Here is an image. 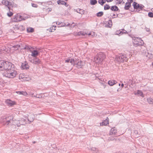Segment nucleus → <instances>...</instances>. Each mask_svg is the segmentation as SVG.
I'll list each match as a JSON object with an SVG mask.
<instances>
[{
	"mask_svg": "<svg viewBox=\"0 0 153 153\" xmlns=\"http://www.w3.org/2000/svg\"><path fill=\"white\" fill-rule=\"evenodd\" d=\"M120 84H119V86H120Z\"/></svg>",
	"mask_w": 153,
	"mask_h": 153,
	"instance_id": "nucleus-61",
	"label": "nucleus"
},
{
	"mask_svg": "<svg viewBox=\"0 0 153 153\" xmlns=\"http://www.w3.org/2000/svg\"><path fill=\"white\" fill-rule=\"evenodd\" d=\"M32 6L34 7H37V5L36 4H32Z\"/></svg>",
	"mask_w": 153,
	"mask_h": 153,
	"instance_id": "nucleus-41",
	"label": "nucleus"
},
{
	"mask_svg": "<svg viewBox=\"0 0 153 153\" xmlns=\"http://www.w3.org/2000/svg\"><path fill=\"white\" fill-rule=\"evenodd\" d=\"M150 100V99H148V101H149V100Z\"/></svg>",
	"mask_w": 153,
	"mask_h": 153,
	"instance_id": "nucleus-59",
	"label": "nucleus"
},
{
	"mask_svg": "<svg viewBox=\"0 0 153 153\" xmlns=\"http://www.w3.org/2000/svg\"><path fill=\"white\" fill-rule=\"evenodd\" d=\"M70 63L74 66L76 65V67L79 68H82L84 65V63L82 61L79 60H75L74 59H71Z\"/></svg>",
	"mask_w": 153,
	"mask_h": 153,
	"instance_id": "nucleus-4",
	"label": "nucleus"
},
{
	"mask_svg": "<svg viewBox=\"0 0 153 153\" xmlns=\"http://www.w3.org/2000/svg\"><path fill=\"white\" fill-rule=\"evenodd\" d=\"M115 60L118 62H122L124 60L127 61V59L124 55L120 54L116 56Z\"/></svg>",
	"mask_w": 153,
	"mask_h": 153,
	"instance_id": "nucleus-6",
	"label": "nucleus"
},
{
	"mask_svg": "<svg viewBox=\"0 0 153 153\" xmlns=\"http://www.w3.org/2000/svg\"><path fill=\"white\" fill-rule=\"evenodd\" d=\"M74 10L76 11L77 13H79V12L80 11V9H77Z\"/></svg>",
	"mask_w": 153,
	"mask_h": 153,
	"instance_id": "nucleus-43",
	"label": "nucleus"
},
{
	"mask_svg": "<svg viewBox=\"0 0 153 153\" xmlns=\"http://www.w3.org/2000/svg\"><path fill=\"white\" fill-rule=\"evenodd\" d=\"M30 116L32 117V119H30V118L29 117L28 118V120L29 121H30V122H31L32 121H33V115H32V114H31Z\"/></svg>",
	"mask_w": 153,
	"mask_h": 153,
	"instance_id": "nucleus-32",
	"label": "nucleus"
},
{
	"mask_svg": "<svg viewBox=\"0 0 153 153\" xmlns=\"http://www.w3.org/2000/svg\"><path fill=\"white\" fill-rule=\"evenodd\" d=\"M21 66L23 69H28L29 67V65L26 62L22 63Z\"/></svg>",
	"mask_w": 153,
	"mask_h": 153,
	"instance_id": "nucleus-13",
	"label": "nucleus"
},
{
	"mask_svg": "<svg viewBox=\"0 0 153 153\" xmlns=\"http://www.w3.org/2000/svg\"><path fill=\"white\" fill-rule=\"evenodd\" d=\"M105 58V56L104 54L102 52H100L94 58V60L96 63L100 64Z\"/></svg>",
	"mask_w": 153,
	"mask_h": 153,
	"instance_id": "nucleus-3",
	"label": "nucleus"
},
{
	"mask_svg": "<svg viewBox=\"0 0 153 153\" xmlns=\"http://www.w3.org/2000/svg\"><path fill=\"white\" fill-rule=\"evenodd\" d=\"M121 86L123 87L124 86V84H122L121 85Z\"/></svg>",
	"mask_w": 153,
	"mask_h": 153,
	"instance_id": "nucleus-55",
	"label": "nucleus"
},
{
	"mask_svg": "<svg viewBox=\"0 0 153 153\" xmlns=\"http://www.w3.org/2000/svg\"><path fill=\"white\" fill-rule=\"evenodd\" d=\"M12 6V3L11 2L8 1V6H7V7L9 10H10V8Z\"/></svg>",
	"mask_w": 153,
	"mask_h": 153,
	"instance_id": "nucleus-34",
	"label": "nucleus"
},
{
	"mask_svg": "<svg viewBox=\"0 0 153 153\" xmlns=\"http://www.w3.org/2000/svg\"><path fill=\"white\" fill-rule=\"evenodd\" d=\"M31 62L35 64H38L40 63V60L36 57H34L31 60Z\"/></svg>",
	"mask_w": 153,
	"mask_h": 153,
	"instance_id": "nucleus-10",
	"label": "nucleus"
},
{
	"mask_svg": "<svg viewBox=\"0 0 153 153\" xmlns=\"http://www.w3.org/2000/svg\"><path fill=\"white\" fill-rule=\"evenodd\" d=\"M57 3L59 4H61L65 5L66 4V3L64 1L58 0L57 1Z\"/></svg>",
	"mask_w": 153,
	"mask_h": 153,
	"instance_id": "nucleus-21",
	"label": "nucleus"
},
{
	"mask_svg": "<svg viewBox=\"0 0 153 153\" xmlns=\"http://www.w3.org/2000/svg\"><path fill=\"white\" fill-rule=\"evenodd\" d=\"M2 3L3 4L7 7L8 6V1L7 0H3L2 1Z\"/></svg>",
	"mask_w": 153,
	"mask_h": 153,
	"instance_id": "nucleus-22",
	"label": "nucleus"
},
{
	"mask_svg": "<svg viewBox=\"0 0 153 153\" xmlns=\"http://www.w3.org/2000/svg\"><path fill=\"white\" fill-rule=\"evenodd\" d=\"M88 35L89 36H90V35H91V32H90V33H88Z\"/></svg>",
	"mask_w": 153,
	"mask_h": 153,
	"instance_id": "nucleus-54",
	"label": "nucleus"
},
{
	"mask_svg": "<svg viewBox=\"0 0 153 153\" xmlns=\"http://www.w3.org/2000/svg\"><path fill=\"white\" fill-rule=\"evenodd\" d=\"M13 116L3 117L0 119V122L3 123L4 125H16L18 127L22 125H25L26 123L25 120L24 119L22 118L19 120H13Z\"/></svg>",
	"mask_w": 153,
	"mask_h": 153,
	"instance_id": "nucleus-2",
	"label": "nucleus"
},
{
	"mask_svg": "<svg viewBox=\"0 0 153 153\" xmlns=\"http://www.w3.org/2000/svg\"><path fill=\"white\" fill-rule=\"evenodd\" d=\"M20 123V121H19V122H18V123Z\"/></svg>",
	"mask_w": 153,
	"mask_h": 153,
	"instance_id": "nucleus-58",
	"label": "nucleus"
},
{
	"mask_svg": "<svg viewBox=\"0 0 153 153\" xmlns=\"http://www.w3.org/2000/svg\"><path fill=\"white\" fill-rule=\"evenodd\" d=\"M61 27H65V26H70V24H68L67 25H66V24L63 23L62 22H61Z\"/></svg>",
	"mask_w": 153,
	"mask_h": 153,
	"instance_id": "nucleus-25",
	"label": "nucleus"
},
{
	"mask_svg": "<svg viewBox=\"0 0 153 153\" xmlns=\"http://www.w3.org/2000/svg\"><path fill=\"white\" fill-rule=\"evenodd\" d=\"M6 103L10 106H12L15 104V102L14 101H12L10 100L7 99L5 101Z\"/></svg>",
	"mask_w": 153,
	"mask_h": 153,
	"instance_id": "nucleus-11",
	"label": "nucleus"
},
{
	"mask_svg": "<svg viewBox=\"0 0 153 153\" xmlns=\"http://www.w3.org/2000/svg\"><path fill=\"white\" fill-rule=\"evenodd\" d=\"M76 25V24L73 23L72 24H71V25H70V27H74Z\"/></svg>",
	"mask_w": 153,
	"mask_h": 153,
	"instance_id": "nucleus-40",
	"label": "nucleus"
},
{
	"mask_svg": "<svg viewBox=\"0 0 153 153\" xmlns=\"http://www.w3.org/2000/svg\"><path fill=\"white\" fill-rule=\"evenodd\" d=\"M135 94H138L142 97H143V95L142 92L140 90H137V92Z\"/></svg>",
	"mask_w": 153,
	"mask_h": 153,
	"instance_id": "nucleus-20",
	"label": "nucleus"
},
{
	"mask_svg": "<svg viewBox=\"0 0 153 153\" xmlns=\"http://www.w3.org/2000/svg\"><path fill=\"white\" fill-rule=\"evenodd\" d=\"M29 93L30 94V95L32 97L33 96V93L31 91L30 92H29Z\"/></svg>",
	"mask_w": 153,
	"mask_h": 153,
	"instance_id": "nucleus-44",
	"label": "nucleus"
},
{
	"mask_svg": "<svg viewBox=\"0 0 153 153\" xmlns=\"http://www.w3.org/2000/svg\"><path fill=\"white\" fill-rule=\"evenodd\" d=\"M91 34L92 36H93L94 35V32H91Z\"/></svg>",
	"mask_w": 153,
	"mask_h": 153,
	"instance_id": "nucleus-45",
	"label": "nucleus"
},
{
	"mask_svg": "<svg viewBox=\"0 0 153 153\" xmlns=\"http://www.w3.org/2000/svg\"><path fill=\"white\" fill-rule=\"evenodd\" d=\"M56 26H53L51 27L50 28V30L51 32H53L56 30Z\"/></svg>",
	"mask_w": 153,
	"mask_h": 153,
	"instance_id": "nucleus-28",
	"label": "nucleus"
},
{
	"mask_svg": "<svg viewBox=\"0 0 153 153\" xmlns=\"http://www.w3.org/2000/svg\"><path fill=\"white\" fill-rule=\"evenodd\" d=\"M109 123V119L107 117L105 120H104L102 123H100V126H106Z\"/></svg>",
	"mask_w": 153,
	"mask_h": 153,
	"instance_id": "nucleus-12",
	"label": "nucleus"
},
{
	"mask_svg": "<svg viewBox=\"0 0 153 153\" xmlns=\"http://www.w3.org/2000/svg\"><path fill=\"white\" fill-rule=\"evenodd\" d=\"M114 137H109V140H114Z\"/></svg>",
	"mask_w": 153,
	"mask_h": 153,
	"instance_id": "nucleus-49",
	"label": "nucleus"
},
{
	"mask_svg": "<svg viewBox=\"0 0 153 153\" xmlns=\"http://www.w3.org/2000/svg\"><path fill=\"white\" fill-rule=\"evenodd\" d=\"M16 92L19 94H22L24 96H26L27 95V93L26 91H16Z\"/></svg>",
	"mask_w": 153,
	"mask_h": 153,
	"instance_id": "nucleus-17",
	"label": "nucleus"
},
{
	"mask_svg": "<svg viewBox=\"0 0 153 153\" xmlns=\"http://www.w3.org/2000/svg\"><path fill=\"white\" fill-rule=\"evenodd\" d=\"M117 91H118V89L117 90Z\"/></svg>",
	"mask_w": 153,
	"mask_h": 153,
	"instance_id": "nucleus-63",
	"label": "nucleus"
},
{
	"mask_svg": "<svg viewBox=\"0 0 153 153\" xmlns=\"http://www.w3.org/2000/svg\"><path fill=\"white\" fill-rule=\"evenodd\" d=\"M144 7V6L142 5H139V9L142 10Z\"/></svg>",
	"mask_w": 153,
	"mask_h": 153,
	"instance_id": "nucleus-39",
	"label": "nucleus"
},
{
	"mask_svg": "<svg viewBox=\"0 0 153 153\" xmlns=\"http://www.w3.org/2000/svg\"><path fill=\"white\" fill-rule=\"evenodd\" d=\"M117 82L114 80H109L108 82V84L110 86H113L117 83Z\"/></svg>",
	"mask_w": 153,
	"mask_h": 153,
	"instance_id": "nucleus-15",
	"label": "nucleus"
},
{
	"mask_svg": "<svg viewBox=\"0 0 153 153\" xmlns=\"http://www.w3.org/2000/svg\"><path fill=\"white\" fill-rule=\"evenodd\" d=\"M139 4L136 2H134L133 4V6L134 9H139Z\"/></svg>",
	"mask_w": 153,
	"mask_h": 153,
	"instance_id": "nucleus-19",
	"label": "nucleus"
},
{
	"mask_svg": "<svg viewBox=\"0 0 153 153\" xmlns=\"http://www.w3.org/2000/svg\"><path fill=\"white\" fill-rule=\"evenodd\" d=\"M108 2H110L112 1L113 0H106Z\"/></svg>",
	"mask_w": 153,
	"mask_h": 153,
	"instance_id": "nucleus-51",
	"label": "nucleus"
},
{
	"mask_svg": "<svg viewBox=\"0 0 153 153\" xmlns=\"http://www.w3.org/2000/svg\"><path fill=\"white\" fill-rule=\"evenodd\" d=\"M20 47V45H15L14 46H13L12 48H15L16 49H15V50H17Z\"/></svg>",
	"mask_w": 153,
	"mask_h": 153,
	"instance_id": "nucleus-33",
	"label": "nucleus"
},
{
	"mask_svg": "<svg viewBox=\"0 0 153 153\" xmlns=\"http://www.w3.org/2000/svg\"><path fill=\"white\" fill-rule=\"evenodd\" d=\"M34 96V97H37V98H40V96H39V97H37V96Z\"/></svg>",
	"mask_w": 153,
	"mask_h": 153,
	"instance_id": "nucleus-53",
	"label": "nucleus"
},
{
	"mask_svg": "<svg viewBox=\"0 0 153 153\" xmlns=\"http://www.w3.org/2000/svg\"><path fill=\"white\" fill-rule=\"evenodd\" d=\"M84 10L82 9H80V11L79 12V13L82 15L84 14Z\"/></svg>",
	"mask_w": 153,
	"mask_h": 153,
	"instance_id": "nucleus-37",
	"label": "nucleus"
},
{
	"mask_svg": "<svg viewBox=\"0 0 153 153\" xmlns=\"http://www.w3.org/2000/svg\"><path fill=\"white\" fill-rule=\"evenodd\" d=\"M132 2V0H128L127 2L126 3L124 7L125 9L126 10H128L130 7L131 4Z\"/></svg>",
	"mask_w": 153,
	"mask_h": 153,
	"instance_id": "nucleus-8",
	"label": "nucleus"
},
{
	"mask_svg": "<svg viewBox=\"0 0 153 153\" xmlns=\"http://www.w3.org/2000/svg\"><path fill=\"white\" fill-rule=\"evenodd\" d=\"M27 19L25 17H24L22 16L17 14L12 19V21L13 22H16L20 21L22 20H25Z\"/></svg>",
	"mask_w": 153,
	"mask_h": 153,
	"instance_id": "nucleus-5",
	"label": "nucleus"
},
{
	"mask_svg": "<svg viewBox=\"0 0 153 153\" xmlns=\"http://www.w3.org/2000/svg\"><path fill=\"white\" fill-rule=\"evenodd\" d=\"M148 16L151 17H153V13L152 12H150L148 13Z\"/></svg>",
	"mask_w": 153,
	"mask_h": 153,
	"instance_id": "nucleus-36",
	"label": "nucleus"
},
{
	"mask_svg": "<svg viewBox=\"0 0 153 153\" xmlns=\"http://www.w3.org/2000/svg\"><path fill=\"white\" fill-rule=\"evenodd\" d=\"M107 22V23H106V27H111L112 25V23L111 20H109Z\"/></svg>",
	"mask_w": 153,
	"mask_h": 153,
	"instance_id": "nucleus-16",
	"label": "nucleus"
},
{
	"mask_svg": "<svg viewBox=\"0 0 153 153\" xmlns=\"http://www.w3.org/2000/svg\"><path fill=\"white\" fill-rule=\"evenodd\" d=\"M152 101H150V102H149V103H152Z\"/></svg>",
	"mask_w": 153,
	"mask_h": 153,
	"instance_id": "nucleus-57",
	"label": "nucleus"
},
{
	"mask_svg": "<svg viewBox=\"0 0 153 153\" xmlns=\"http://www.w3.org/2000/svg\"><path fill=\"white\" fill-rule=\"evenodd\" d=\"M103 15V13L102 12H100L97 14V15L98 17H100Z\"/></svg>",
	"mask_w": 153,
	"mask_h": 153,
	"instance_id": "nucleus-29",
	"label": "nucleus"
},
{
	"mask_svg": "<svg viewBox=\"0 0 153 153\" xmlns=\"http://www.w3.org/2000/svg\"><path fill=\"white\" fill-rule=\"evenodd\" d=\"M38 54V53L37 51L35 50L32 52L31 55L34 57H36Z\"/></svg>",
	"mask_w": 153,
	"mask_h": 153,
	"instance_id": "nucleus-18",
	"label": "nucleus"
},
{
	"mask_svg": "<svg viewBox=\"0 0 153 153\" xmlns=\"http://www.w3.org/2000/svg\"><path fill=\"white\" fill-rule=\"evenodd\" d=\"M99 3L101 5H103L105 2V0H99Z\"/></svg>",
	"mask_w": 153,
	"mask_h": 153,
	"instance_id": "nucleus-27",
	"label": "nucleus"
},
{
	"mask_svg": "<svg viewBox=\"0 0 153 153\" xmlns=\"http://www.w3.org/2000/svg\"><path fill=\"white\" fill-rule=\"evenodd\" d=\"M14 68V65L11 63L3 60L0 61V70L4 71L3 74L4 76L10 78L15 77L17 72Z\"/></svg>",
	"mask_w": 153,
	"mask_h": 153,
	"instance_id": "nucleus-1",
	"label": "nucleus"
},
{
	"mask_svg": "<svg viewBox=\"0 0 153 153\" xmlns=\"http://www.w3.org/2000/svg\"><path fill=\"white\" fill-rule=\"evenodd\" d=\"M126 32V31L123 30V32H122V33H125Z\"/></svg>",
	"mask_w": 153,
	"mask_h": 153,
	"instance_id": "nucleus-52",
	"label": "nucleus"
},
{
	"mask_svg": "<svg viewBox=\"0 0 153 153\" xmlns=\"http://www.w3.org/2000/svg\"><path fill=\"white\" fill-rule=\"evenodd\" d=\"M117 130L115 127H114L111 129L110 131L109 134L110 135H113L114 136H115L117 135Z\"/></svg>",
	"mask_w": 153,
	"mask_h": 153,
	"instance_id": "nucleus-9",
	"label": "nucleus"
},
{
	"mask_svg": "<svg viewBox=\"0 0 153 153\" xmlns=\"http://www.w3.org/2000/svg\"><path fill=\"white\" fill-rule=\"evenodd\" d=\"M97 3V1L96 0H91L90 3L92 5L95 4Z\"/></svg>",
	"mask_w": 153,
	"mask_h": 153,
	"instance_id": "nucleus-26",
	"label": "nucleus"
},
{
	"mask_svg": "<svg viewBox=\"0 0 153 153\" xmlns=\"http://www.w3.org/2000/svg\"><path fill=\"white\" fill-rule=\"evenodd\" d=\"M113 16H114V18H115V16H116L115 14H113Z\"/></svg>",
	"mask_w": 153,
	"mask_h": 153,
	"instance_id": "nucleus-56",
	"label": "nucleus"
},
{
	"mask_svg": "<svg viewBox=\"0 0 153 153\" xmlns=\"http://www.w3.org/2000/svg\"><path fill=\"white\" fill-rule=\"evenodd\" d=\"M1 81H0V84H1Z\"/></svg>",
	"mask_w": 153,
	"mask_h": 153,
	"instance_id": "nucleus-62",
	"label": "nucleus"
},
{
	"mask_svg": "<svg viewBox=\"0 0 153 153\" xmlns=\"http://www.w3.org/2000/svg\"><path fill=\"white\" fill-rule=\"evenodd\" d=\"M78 35H84V33H83L82 32H79L78 33V34H77Z\"/></svg>",
	"mask_w": 153,
	"mask_h": 153,
	"instance_id": "nucleus-38",
	"label": "nucleus"
},
{
	"mask_svg": "<svg viewBox=\"0 0 153 153\" xmlns=\"http://www.w3.org/2000/svg\"><path fill=\"white\" fill-rule=\"evenodd\" d=\"M61 24V22H56V24L57 25H60Z\"/></svg>",
	"mask_w": 153,
	"mask_h": 153,
	"instance_id": "nucleus-46",
	"label": "nucleus"
},
{
	"mask_svg": "<svg viewBox=\"0 0 153 153\" xmlns=\"http://www.w3.org/2000/svg\"><path fill=\"white\" fill-rule=\"evenodd\" d=\"M146 30L147 32H149V28H146Z\"/></svg>",
	"mask_w": 153,
	"mask_h": 153,
	"instance_id": "nucleus-50",
	"label": "nucleus"
},
{
	"mask_svg": "<svg viewBox=\"0 0 153 153\" xmlns=\"http://www.w3.org/2000/svg\"><path fill=\"white\" fill-rule=\"evenodd\" d=\"M6 48L4 47L3 48H2L1 49V51H5L6 50Z\"/></svg>",
	"mask_w": 153,
	"mask_h": 153,
	"instance_id": "nucleus-48",
	"label": "nucleus"
},
{
	"mask_svg": "<svg viewBox=\"0 0 153 153\" xmlns=\"http://www.w3.org/2000/svg\"><path fill=\"white\" fill-rule=\"evenodd\" d=\"M133 43L135 45H142L143 44V41L140 38H134L133 39Z\"/></svg>",
	"mask_w": 153,
	"mask_h": 153,
	"instance_id": "nucleus-7",
	"label": "nucleus"
},
{
	"mask_svg": "<svg viewBox=\"0 0 153 153\" xmlns=\"http://www.w3.org/2000/svg\"><path fill=\"white\" fill-rule=\"evenodd\" d=\"M34 29L31 27H28L27 29V31L28 33H32L34 31Z\"/></svg>",
	"mask_w": 153,
	"mask_h": 153,
	"instance_id": "nucleus-23",
	"label": "nucleus"
},
{
	"mask_svg": "<svg viewBox=\"0 0 153 153\" xmlns=\"http://www.w3.org/2000/svg\"><path fill=\"white\" fill-rule=\"evenodd\" d=\"M13 15L12 12L10 11L7 13V15L9 17H11Z\"/></svg>",
	"mask_w": 153,
	"mask_h": 153,
	"instance_id": "nucleus-35",
	"label": "nucleus"
},
{
	"mask_svg": "<svg viewBox=\"0 0 153 153\" xmlns=\"http://www.w3.org/2000/svg\"><path fill=\"white\" fill-rule=\"evenodd\" d=\"M110 7L108 5L106 4L105 5L104 8L105 10H106L109 9Z\"/></svg>",
	"mask_w": 153,
	"mask_h": 153,
	"instance_id": "nucleus-31",
	"label": "nucleus"
},
{
	"mask_svg": "<svg viewBox=\"0 0 153 153\" xmlns=\"http://www.w3.org/2000/svg\"><path fill=\"white\" fill-rule=\"evenodd\" d=\"M71 62V60L70 59H67L65 60V62Z\"/></svg>",
	"mask_w": 153,
	"mask_h": 153,
	"instance_id": "nucleus-47",
	"label": "nucleus"
},
{
	"mask_svg": "<svg viewBox=\"0 0 153 153\" xmlns=\"http://www.w3.org/2000/svg\"><path fill=\"white\" fill-rule=\"evenodd\" d=\"M111 9L112 10H114V11H117L118 10L117 7L116 6H113L111 7Z\"/></svg>",
	"mask_w": 153,
	"mask_h": 153,
	"instance_id": "nucleus-24",
	"label": "nucleus"
},
{
	"mask_svg": "<svg viewBox=\"0 0 153 153\" xmlns=\"http://www.w3.org/2000/svg\"><path fill=\"white\" fill-rule=\"evenodd\" d=\"M89 150H91L93 151H95L96 153H97V152L98 151L97 149L96 148L94 147L90 148Z\"/></svg>",
	"mask_w": 153,
	"mask_h": 153,
	"instance_id": "nucleus-30",
	"label": "nucleus"
},
{
	"mask_svg": "<svg viewBox=\"0 0 153 153\" xmlns=\"http://www.w3.org/2000/svg\"><path fill=\"white\" fill-rule=\"evenodd\" d=\"M152 65H153V62H152Z\"/></svg>",
	"mask_w": 153,
	"mask_h": 153,
	"instance_id": "nucleus-60",
	"label": "nucleus"
},
{
	"mask_svg": "<svg viewBox=\"0 0 153 153\" xmlns=\"http://www.w3.org/2000/svg\"><path fill=\"white\" fill-rule=\"evenodd\" d=\"M117 0V2L118 3H119V4L121 3L123 1V0Z\"/></svg>",
	"mask_w": 153,
	"mask_h": 153,
	"instance_id": "nucleus-42",
	"label": "nucleus"
},
{
	"mask_svg": "<svg viewBox=\"0 0 153 153\" xmlns=\"http://www.w3.org/2000/svg\"><path fill=\"white\" fill-rule=\"evenodd\" d=\"M26 76L24 74H20L19 76V79H23L24 80H28V79H27V77L25 76Z\"/></svg>",
	"mask_w": 153,
	"mask_h": 153,
	"instance_id": "nucleus-14",
	"label": "nucleus"
}]
</instances>
